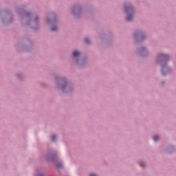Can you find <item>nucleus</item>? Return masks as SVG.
<instances>
[{
    "instance_id": "obj_1",
    "label": "nucleus",
    "mask_w": 176,
    "mask_h": 176,
    "mask_svg": "<svg viewBox=\"0 0 176 176\" xmlns=\"http://www.w3.org/2000/svg\"><path fill=\"white\" fill-rule=\"evenodd\" d=\"M166 60H168V55L161 54L157 58V60L159 61H166Z\"/></svg>"
},
{
    "instance_id": "obj_2",
    "label": "nucleus",
    "mask_w": 176,
    "mask_h": 176,
    "mask_svg": "<svg viewBox=\"0 0 176 176\" xmlns=\"http://www.w3.org/2000/svg\"><path fill=\"white\" fill-rule=\"evenodd\" d=\"M170 72V67L168 66L164 65L162 66V75H167Z\"/></svg>"
},
{
    "instance_id": "obj_3",
    "label": "nucleus",
    "mask_w": 176,
    "mask_h": 176,
    "mask_svg": "<svg viewBox=\"0 0 176 176\" xmlns=\"http://www.w3.org/2000/svg\"><path fill=\"white\" fill-rule=\"evenodd\" d=\"M124 10L126 13H130V12H133V6L130 4L124 6Z\"/></svg>"
},
{
    "instance_id": "obj_4",
    "label": "nucleus",
    "mask_w": 176,
    "mask_h": 176,
    "mask_svg": "<svg viewBox=\"0 0 176 176\" xmlns=\"http://www.w3.org/2000/svg\"><path fill=\"white\" fill-rule=\"evenodd\" d=\"M73 56H74V57H78V56H80V53L78 51H74L73 52Z\"/></svg>"
},
{
    "instance_id": "obj_5",
    "label": "nucleus",
    "mask_w": 176,
    "mask_h": 176,
    "mask_svg": "<svg viewBox=\"0 0 176 176\" xmlns=\"http://www.w3.org/2000/svg\"><path fill=\"white\" fill-rule=\"evenodd\" d=\"M131 20H133V15L128 14L126 17V21H131Z\"/></svg>"
},
{
    "instance_id": "obj_6",
    "label": "nucleus",
    "mask_w": 176,
    "mask_h": 176,
    "mask_svg": "<svg viewBox=\"0 0 176 176\" xmlns=\"http://www.w3.org/2000/svg\"><path fill=\"white\" fill-rule=\"evenodd\" d=\"M56 167H57L58 168H61V167H63V164H61V163H57V164H56Z\"/></svg>"
},
{
    "instance_id": "obj_7",
    "label": "nucleus",
    "mask_w": 176,
    "mask_h": 176,
    "mask_svg": "<svg viewBox=\"0 0 176 176\" xmlns=\"http://www.w3.org/2000/svg\"><path fill=\"white\" fill-rule=\"evenodd\" d=\"M153 140L154 141H157L159 140V137H157V135L153 136Z\"/></svg>"
},
{
    "instance_id": "obj_8",
    "label": "nucleus",
    "mask_w": 176,
    "mask_h": 176,
    "mask_svg": "<svg viewBox=\"0 0 176 176\" xmlns=\"http://www.w3.org/2000/svg\"><path fill=\"white\" fill-rule=\"evenodd\" d=\"M52 31H57V27L54 26L52 28Z\"/></svg>"
},
{
    "instance_id": "obj_9",
    "label": "nucleus",
    "mask_w": 176,
    "mask_h": 176,
    "mask_svg": "<svg viewBox=\"0 0 176 176\" xmlns=\"http://www.w3.org/2000/svg\"><path fill=\"white\" fill-rule=\"evenodd\" d=\"M85 43H90V41L89 40V38H85Z\"/></svg>"
},
{
    "instance_id": "obj_10",
    "label": "nucleus",
    "mask_w": 176,
    "mask_h": 176,
    "mask_svg": "<svg viewBox=\"0 0 176 176\" xmlns=\"http://www.w3.org/2000/svg\"><path fill=\"white\" fill-rule=\"evenodd\" d=\"M52 141H56V136L54 135H52Z\"/></svg>"
},
{
    "instance_id": "obj_11",
    "label": "nucleus",
    "mask_w": 176,
    "mask_h": 176,
    "mask_svg": "<svg viewBox=\"0 0 176 176\" xmlns=\"http://www.w3.org/2000/svg\"><path fill=\"white\" fill-rule=\"evenodd\" d=\"M144 166H145V165L144 164V163H140V166H141V167H144Z\"/></svg>"
},
{
    "instance_id": "obj_12",
    "label": "nucleus",
    "mask_w": 176,
    "mask_h": 176,
    "mask_svg": "<svg viewBox=\"0 0 176 176\" xmlns=\"http://www.w3.org/2000/svg\"><path fill=\"white\" fill-rule=\"evenodd\" d=\"M36 20H38V17H36V18L35 19V21H36Z\"/></svg>"
},
{
    "instance_id": "obj_13",
    "label": "nucleus",
    "mask_w": 176,
    "mask_h": 176,
    "mask_svg": "<svg viewBox=\"0 0 176 176\" xmlns=\"http://www.w3.org/2000/svg\"><path fill=\"white\" fill-rule=\"evenodd\" d=\"M47 23H49V19H47Z\"/></svg>"
}]
</instances>
